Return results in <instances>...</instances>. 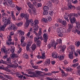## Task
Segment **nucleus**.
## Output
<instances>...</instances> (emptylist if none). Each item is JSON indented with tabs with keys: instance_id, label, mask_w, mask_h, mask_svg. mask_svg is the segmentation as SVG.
<instances>
[{
	"instance_id": "11",
	"label": "nucleus",
	"mask_w": 80,
	"mask_h": 80,
	"mask_svg": "<svg viewBox=\"0 0 80 80\" xmlns=\"http://www.w3.org/2000/svg\"><path fill=\"white\" fill-rule=\"evenodd\" d=\"M43 37L44 38V41L45 43L47 42V40L48 39L47 35L45 33H44L43 35Z\"/></svg>"
},
{
	"instance_id": "6",
	"label": "nucleus",
	"mask_w": 80,
	"mask_h": 80,
	"mask_svg": "<svg viewBox=\"0 0 80 80\" xmlns=\"http://www.w3.org/2000/svg\"><path fill=\"white\" fill-rule=\"evenodd\" d=\"M10 29L13 30V31L15 32L17 30V28L15 25L13 24H11L9 27Z\"/></svg>"
},
{
	"instance_id": "5",
	"label": "nucleus",
	"mask_w": 80,
	"mask_h": 80,
	"mask_svg": "<svg viewBox=\"0 0 80 80\" xmlns=\"http://www.w3.org/2000/svg\"><path fill=\"white\" fill-rule=\"evenodd\" d=\"M57 32H63L65 33L66 32V29L62 27H59L57 29Z\"/></svg>"
},
{
	"instance_id": "56",
	"label": "nucleus",
	"mask_w": 80,
	"mask_h": 80,
	"mask_svg": "<svg viewBox=\"0 0 80 80\" xmlns=\"http://www.w3.org/2000/svg\"><path fill=\"white\" fill-rule=\"evenodd\" d=\"M29 45H27L26 46V50H27V51H28L30 50V48L29 47Z\"/></svg>"
},
{
	"instance_id": "36",
	"label": "nucleus",
	"mask_w": 80,
	"mask_h": 80,
	"mask_svg": "<svg viewBox=\"0 0 80 80\" xmlns=\"http://www.w3.org/2000/svg\"><path fill=\"white\" fill-rule=\"evenodd\" d=\"M32 43H33V40H29L28 42V45L30 46L32 44Z\"/></svg>"
},
{
	"instance_id": "44",
	"label": "nucleus",
	"mask_w": 80,
	"mask_h": 80,
	"mask_svg": "<svg viewBox=\"0 0 80 80\" xmlns=\"http://www.w3.org/2000/svg\"><path fill=\"white\" fill-rule=\"evenodd\" d=\"M68 6L70 9H71V8H72V6L70 3H68Z\"/></svg>"
},
{
	"instance_id": "52",
	"label": "nucleus",
	"mask_w": 80,
	"mask_h": 80,
	"mask_svg": "<svg viewBox=\"0 0 80 80\" xmlns=\"http://www.w3.org/2000/svg\"><path fill=\"white\" fill-rule=\"evenodd\" d=\"M66 48V46L65 45H63L62 46V50H64L65 49V48Z\"/></svg>"
},
{
	"instance_id": "19",
	"label": "nucleus",
	"mask_w": 80,
	"mask_h": 80,
	"mask_svg": "<svg viewBox=\"0 0 80 80\" xmlns=\"http://www.w3.org/2000/svg\"><path fill=\"white\" fill-rule=\"evenodd\" d=\"M42 44V42L40 40H38L37 42V45L38 47H40Z\"/></svg>"
},
{
	"instance_id": "14",
	"label": "nucleus",
	"mask_w": 80,
	"mask_h": 80,
	"mask_svg": "<svg viewBox=\"0 0 80 80\" xmlns=\"http://www.w3.org/2000/svg\"><path fill=\"white\" fill-rule=\"evenodd\" d=\"M18 61L17 60V61L15 60V61L14 62H13V63L14 64H13L12 65V66L13 67H14V68H17V67H18V64L16 63Z\"/></svg>"
},
{
	"instance_id": "17",
	"label": "nucleus",
	"mask_w": 80,
	"mask_h": 80,
	"mask_svg": "<svg viewBox=\"0 0 80 80\" xmlns=\"http://www.w3.org/2000/svg\"><path fill=\"white\" fill-rule=\"evenodd\" d=\"M36 48H37V46L36 45V44H33L31 47L32 50L33 51L34 50H35V49H36Z\"/></svg>"
},
{
	"instance_id": "43",
	"label": "nucleus",
	"mask_w": 80,
	"mask_h": 80,
	"mask_svg": "<svg viewBox=\"0 0 80 80\" xmlns=\"http://www.w3.org/2000/svg\"><path fill=\"white\" fill-rule=\"evenodd\" d=\"M18 48L19 49V50L18 51V52L20 53V52H21V48H20V44H18Z\"/></svg>"
},
{
	"instance_id": "8",
	"label": "nucleus",
	"mask_w": 80,
	"mask_h": 80,
	"mask_svg": "<svg viewBox=\"0 0 80 80\" xmlns=\"http://www.w3.org/2000/svg\"><path fill=\"white\" fill-rule=\"evenodd\" d=\"M1 50L2 52H4L5 53H7V52H9V50H10V49H8V50L7 51H6V48H5V46H2V48H1Z\"/></svg>"
},
{
	"instance_id": "62",
	"label": "nucleus",
	"mask_w": 80,
	"mask_h": 80,
	"mask_svg": "<svg viewBox=\"0 0 80 80\" xmlns=\"http://www.w3.org/2000/svg\"><path fill=\"white\" fill-rule=\"evenodd\" d=\"M28 11L29 12V13H30V14H32V10L30 9H28Z\"/></svg>"
},
{
	"instance_id": "47",
	"label": "nucleus",
	"mask_w": 80,
	"mask_h": 80,
	"mask_svg": "<svg viewBox=\"0 0 80 80\" xmlns=\"http://www.w3.org/2000/svg\"><path fill=\"white\" fill-rule=\"evenodd\" d=\"M66 70L68 72H72V71H73V69L71 68H70L69 69L67 68Z\"/></svg>"
},
{
	"instance_id": "33",
	"label": "nucleus",
	"mask_w": 80,
	"mask_h": 80,
	"mask_svg": "<svg viewBox=\"0 0 80 80\" xmlns=\"http://www.w3.org/2000/svg\"><path fill=\"white\" fill-rule=\"evenodd\" d=\"M48 11L44 10L43 12V15H48Z\"/></svg>"
},
{
	"instance_id": "21",
	"label": "nucleus",
	"mask_w": 80,
	"mask_h": 80,
	"mask_svg": "<svg viewBox=\"0 0 80 80\" xmlns=\"http://www.w3.org/2000/svg\"><path fill=\"white\" fill-rule=\"evenodd\" d=\"M72 31L74 32V33H76L77 32L78 34V35H80V31L77 30V29L72 30Z\"/></svg>"
},
{
	"instance_id": "25",
	"label": "nucleus",
	"mask_w": 80,
	"mask_h": 80,
	"mask_svg": "<svg viewBox=\"0 0 80 80\" xmlns=\"http://www.w3.org/2000/svg\"><path fill=\"white\" fill-rule=\"evenodd\" d=\"M79 65V63H74V64H72L71 65V67H77V66H78Z\"/></svg>"
},
{
	"instance_id": "12",
	"label": "nucleus",
	"mask_w": 80,
	"mask_h": 80,
	"mask_svg": "<svg viewBox=\"0 0 80 80\" xmlns=\"http://www.w3.org/2000/svg\"><path fill=\"white\" fill-rule=\"evenodd\" d=\"M42 56H41V59H45L46 58V56H45V52L44 51H42L41 52Z\"/></svg>"
},
{
	"instance_id": "31",
	"label": "nucleus",
	"mask_w": 80,
	"mask_h": 80,
	"mask_svg": "<svg viewBox=\"0 0 80 80\" xmlns=\"http://www.w3.org/2000/svg\"><path fill=\"white\" fill-rule=\"evenodd\" d=\"M23 25V22H20L17 24V26L18 27H21Z\"/></svg>"
},
{
	"instance_id": "20",
	"label": "nucleus",
	"mask_w": 80,
	"mask_h": 80,
	"mask_svg": "<svg viewBox=\"0 0 80 80\" xmlns=\"http://www.w3.org/2000/svg\"><path fill=\"white\" fill-rule=\"evenodd\" d=\"M76 27L77 28L80 30V22H76Z\"/></svg>"
},
{
	"instance_id": "34",
	"label": "nucleus",
	"mask_w": 80,
	"mask_h": 80,
	"mask_svg": "<svg viewBox=\"0 0 80 80\" xmlns=\"http://www.w3.org/2000/svg\"><path fill=\"white\" fill-rule=\"evenodd\" d=\"M62 25L64 26L67 25V22L65 20L62 21Z\"/></svg>"
},
{
	"instance_id": "48",
	"label": "nucleus",
	"mask_w": 80,
	"mask_h": 80,
	"mask_svg": "<svg viewBox=\"0 0 80 80\" xmlns=\"http://www.w3.org/2000/svg\"><path fill=\"white\" fill-rule=\"evenodd\" d=\"M38 26H37V25H36L34 28V30H35V31H38Z\"/></svg>"
},
{
	"instance_id": "1",
	"label": "nucleus",
	"mask_w": 80,
	"mask_h": 80,
	"mask_svg": "<svg viewBox=\"0 0 80 80\" xmlns=\"http://www.w3.org/2000/svg\"><path fill=\"white\" fill-rule=\"evenodd\" d=\"M12 23V22H11V18H8V20L7 22H6L4 24L3 26H2L0 28V30H2L3 31L5 30V28L6 27L7 25H9V24H10Z\"/></svg>"
},
{
	"instance_id": "38",
	"label": "nucleus",
	"mask_w": 80,
	"mask_h": 80,
	"mask_svg": "<svg viewBox=\"0 0 80 80\" xmlns=\"http://www.w3.org/2000/svg\"><path fill=\"white\" fill-rule=\"evenodd\" d=\"M25 40V37L23 36H22L21 37V43H22V42H23Z\"/></svg>"
},
{
	"instance_id": "9",
	"label": "nucleus",
	"mask_w": 80,
	"mask_h": 80,
	"mask_svg": "<svg viewBox=\"0 0 80 80\" xmlns=\"http://www.w3.org/2000/svg\"><path fill=\"white\" fill-rule=\"evenodd\" d=\"M30 24V20H27L26 22L24 24V28H27L28 27V25Z\"/></svg>"
},
{
	"instance_id": "39",
	"label": "nucleus",
	"mask_w": 80,
	"mask_h": 80,
	"mask_svg": "<svg viewBox=\"0 0 80 80\" xmlns=\"http://www.w3.org/2000/svg\"><path fill=\"white\" fill-rule=\"evenodd\" d=\"M3 70H5L6 72H10V70H9V69L7 68H3Z\"/></svg>"
},
{
	"instance_id": "4",
	"label": "nucleus",
	"mask_w": 80,
	"mask_h": 80,
	"mask_svg": "<svg viewBox=\"0 0 80 80\" xmlns=\"http://www.w3.org/2000/svg\"><path fill=\"white\" fill-rule=\"evenodd\" d=\"M8 38V40L7 41L6 44L8 45H10V44H11L12 45H14V42H12L11 43V41H12V37L10 35H8L7 37Z\"/></svg>"
},
{
	"instance_id": "61",
	"label": "nucleus",
	"mask_w": 80,
	"mask_h": 80,
	"mask_svg": "<svg viewBox=\"0 0 80 80\" xmlns=\"http://www.w3.org/2000/svg\"><path fill=\"white\" fill-rule=\"evenodd\" d=\"M42 3H38V7H42Z\"/></svg>"
},
{
	"instance_id": "29",
	"label": "nucleus",
	"mask_w": 80,
	"mask_h": 80,
	"mask_svg": "<svg viewBox=\"0 0 80 80\" xmlns=\"http://www.w3.org/2000/svg\"><path fill=\"white\" fill-rule=\"evenodd\" d=\"M58 58L60 60H63L64 58V56L63 55L60 56H59Z\"/></svg>"
},
{
	"instance_id": "59",
	"label": "nucleus",
	"mask_w": 80,
	"mask_h": 80,
	"mask_svg": "<svg viewBox=\"0 0 80 80\" xmlns=\"http://www.w3.org/2000/svg\"><path fill=\"white\" fill-rule=\"evenodd\" d=\"M61 72L62 74V75H63L64 76H66L67 75L65 74V72H64V71H62Z\"/></svg>"
},
{
	"instance_id": "26",
	"label": "nucleus",
	"mask_w": 80,
	"mask_h": 80,
	"mask_svg": "<svg viewBox=\"0 0 80 80\" xmlns=\"http://www.w3.org/2000/svg\"><path fill=\"white\" fill-rule=\"evenodd\" d=\"M64 19L68 22H69V19H68V18L67 16L65 15L64 16Z\"/></svg>"
},
{
	"instance_id": "58",
	"label": "nucleus",
	"mask_w": 80,
	"mask_h": 80,
	"mask_svg": "<svg viewBox=\"0 0 80 80\" xmlns=\"http://www.w3.org/2000/svg\"><path fill=\"white\" fill-rule=\"evenodd\" d=\"M7 62L9 63H11V61H10V59H7Z\"/></svg>"
},
{
	"instance_id": "42",
	"label": "nucleus",
	"mask_w": 80,
	"mask_h": 80,
	"mask_svg": "<svg viewBox=\"0 0 80 80\" xmlns=\"http://www.w3.org/2000/svg\"><path fill=\"white\" fill-rule=\"evenodd\" d=\"M16 8H17V10H18V11H20L22 10V8L18 6H16Z\"/></svg>"
},
{
	"instance_id": "24",
	"label": "nucleus",
	"mask_w": 80,
	"mask_h": 80,
	"mask_svg": "<svg viewBox=\"0 0 80 80\" xmlns=\"http://www.w3.org/2000/svg\"><path fill=\"white\" fill-rule=\"evenodd\" d=\"M23 57L25 58H27V59L28 58V54H27V53H24L23 55Z\"/></svg>"
},
{
	"instance_id": "32",
	"label": "nucleus",
	"mask_w": 80,
	"mask_h": 80,
	"mask_svg": "<svg viewBox=\"0 0 80 80\" xmlns=\"http://www.w3.org/2000/svg\"><path fill=\"white\" fill-rule=\"evenodd\" d=\"M44 8V10H45V11H48L49 8L47 6H45L43 8Z\"/></svg>"
},
{
	"instance_id": "55",
	"label": "nucleus",
	"mask_w": 80,
	"mask_h": 80,
	"mask_svg": "<svg viewBox=\"0 0 80 80\" xmlns=\"http://www.w3.org/2000/svg\"><path fill=\"white\" fill-rule=\"evenodd\" d=\"M78 1L77 0H75L74 1H72V3H73L74 4H76L77 3H78Z\"/></svg>"
},
{
	"instance_id": "46",
	"label": "nucleus",
	"mask_w": 80,
	"mask_h": 80,
	"mask_svg": "<svg viewBox=\"0 0 80 80\" xmlns=\"http://www.w3.org/2000/svg\"><path fill=\"white\" fill-rule=\"evenodd\" d=\"M21 45L22 47H25L26 45V43L23 42H21Z\"/></svg>"
},
{
	"instance_id": "27",
	"label": "nucleus",
	"mask_w": 80,
	"mask_h": 80,
	"mask_svg": "<svg viewBox=\"0 0 80 80\" xmlns=\"http://www.w3.org/2000/svg\"><path fill=\"white\" fill-rule=\"evenodd\" d=\"M7 20H8V19H7V18H2V21L3 22H5L4 23H5V22H7Z\"/></svg>"
},
{
	"instance_id": "13",
	"label": "nucleus",
	"mask_w": 80,
	"mask_h": 80,
	"mask_svg": "<svg viewBox=\"0 0 80 80\" xmlns=\"http://www.w3.org/2000/svg\"><path fill=\"white\" fill-rule=\"evenodd\" d=\"M69 20H70V22L71 23H75V21H76V19L75 17H73L71 19L70 18H69Z\"/></svg>"
},
{
	"instance_id": "45",
	"label": "nucleus",
	"mask_w": 80,
	"mask_h": 80,
	"mask_svg": "<svg viewBox=\"0 0 80 80\" xmlns=\"http://www.w3.org/2000/svg\"><path fill=\"white\" fill-rule=\"evenodd\" d=\"M25 14L21 13V15H20V17H21V18H24L25 17Z\"/></svg>"
},
{
	"instance_id": "15",
	"label": "nucleus",
	"mask_w": 80,
	"mask_h": 80,
	"mask_svg": "<svg viewBox=\"0 0 80 80\" xmlns=\"http://www.w3.org/2000/svg\"><path fill=\"white\" fill-rule=\"evenodd\" d=\"M18 33L19 34L20 36H22V35H24V32L23 31H22V30H19L18 31Z\"/></svg>"
},
{
	"instance_id": "28",
	"label": "nucleus",
	"mask_w": 80,
	"mask_h": 80,
	"mask_svg": "<svg viewBox=\"0 0 80 80\" xmlns=\"http://www.w3.org/2000/svg\"><path fill=\"white\" fill-rule=\"evenodd\" d=\"M30 23L31 26H33L34 23H33V20H29V23Z\"/></svg>"
},
{
	"instance_id": "63",
	"label": "nucleus",
	"mask_w": 80,
	"mask_h": 80,
	"mask_svg": "<svg viewBox=\"0 0 80 80\" xmlns=\"http://www.w3.org/2000/svg\"><path fill=\"white\" fill-rule=\"evenodd\" d=\"M68 80H73V78H72L71 77H70L68 78Z\"/></svg>"
},
{
	"instance_id": "30",
	"label": "nucleus",
	"mask_w": 80,
	"mask_h": 80,
	"mask_svg": "<svg viewBox=\"0 0 80 80\" xmlns=\"http://www.w3.org/2000/svg\"><path fill=\"white\" fill-rule=\"evenodd\" d=\"M27 5H28V7H30L31 8H33V7H32V5L30 2H28Z\"/></svg>"
},
{
	"instance_id": "2",
	"label": "nucleus",
	"mask_w": 80,
	"mask_h": 80,
	"mask_svg": "<svg viewBox=\"0 0 80 80\" xmlns=\"http://www.w3.org/2000/svg\"><path fill=\"white\" fill-rule=\"evenodd\" d=\"M33 33L36 35V37L34 38V41L36 42L40 38V36L41 35V34H42V29H39L38 33V34L35 31H34Z\"/></svg>"
},
{
	"instance_id": "7",
	"label": "nucleus",
	"mask_w": 80,
	"mask_h": 80,
	"mask_svg": "<svg viewBox=\"0 0 80 80\" xmlns=\"http://www.w3.org/2000/svg\"><path fill=\"white\" fill-rule=\"evenodd\" d=\"M51 46L53 47L54 48H56V46L58 44V42H55L53 40H52L51 42Z\"/></svg>"
},
{
	"instance_id": "37",
	"label": "nucleus",
	"mask_w": 80,
	"mask_h": 80,
	"mask_svg": "<svg viewBox=\"0 0 80 80\" xmlns=\"http://www.w3.org/2000/svg\"><path fill=\"white\" fill-rule=\"evenodd\" d=\"M68 27H69V28L70 29H72L73 28V25L72 24L71 25L70 24H68Z\"/></svg>"
},
{
	"instance_id": "51",
	"label": "nucleus",
	"mask_w": 80,
	"mask_h": 80,
	"mask_svg": "<svg viewBox=\"0 0 80 80\" xmlns=\"http://www.w3.org/2000/svg\"><path fill=\"white\" fill-rule=\"evenodd\" d=\"M15 4L12 3L10 4V7H12V8H14L15 7Z\"/></svg>"
},
{
	"instance_id": "3",
	"label": "nucleus",
	"mask_w": 80,
	"mask_h": 80,
	"mask_svg": "<svg viewBox=\"0 0 80 80\" xmlns=\"http://www.w3.org/2000/svg\"><path fill=\"white\" fill-rule=\"evenodd\" d=\"M11 47L10 51L12 53L11 55L12 58H14L15 57H18V56H17V55L15 54V52H14V51H15V47L12 46Z\"/></svg>"
},
{
	"instance_id": "40",
	"label": "nucleus",
	"mask_w": 80,
	"mask_h": 80,
	"mask_svg": "<svg viewBox=\"0 0 80 80\" xmlns=\"http://www.w3.org/2000/svg\"><path fill=\"white\" fill-rule=\"evenodd\" d=\"M46 62L48 64H50V59L47 58L46 59Z\"/></svg>"
},
{
	"instance_id": "60",
	"label": "nucleus",
	"mask_w": 80,
	"mask_h": 80,
	"mask_svg": "<svg viewBox=\"0 0 80 80\" xmlns=\"http://www.w3.org/2000/svg\"><path fill=\"white\" fill-rule=\"evenodd\" d=\"M57 41L58 42V43H62V39H61L57 40Z\"/></svg>"
},
{
	"instance_id": "50",
	"label": "nucleus",
	"mask_w": 80,
	"mask_h": 80,
	"mask_svg": "<svg viewBox=\"0 0 80 80\" xmlns=\"http://www.w3.org/2000/svg\"><path fill=\"white\" fill-rule=\"evenodd\" d=\"M34 23L35 25H37L38 23V20H35L34 21Z\"/></svg>"
},
{
	"instance_id": "22",
	"label": "nucleus",
	"mask_w": 80,
	"mask_h": 80,
	"mask_svg": "<svg viewBox=\"0 0 80 80\" xmlns=\"http://www.w3.org/2000/svg\"><path fill=\"white\" fill-rule=\"evenodd\" d=\"M25 15L24 18L27 20V21L28 19V17H29V14H25Z\"/></svg>"
},
{
	"instance_id": "64",
	"label": "nucleus",
	"mask_w": 80,
	"mask_h": 80,
	"mask_svg": "<svg viewBox=\"0 0 80 80\" xmlns=\"http://www.w3.org/2000/svg\"><path fill=\"white\" fill-rule=\"evenodd\" d=\"M77 74L78 75H80V71H78L77 72Z\"/></svg>"
},
{
	"instance_id": "57",
	"label": "nucleus",
	"mask_w": 80,
	"mask_h": 80,
	"mask_svg": "<svg viewBox=\"0 0 80 80\" xmlns=\"http://www.w3.org/2000/svg\"><path fill=\"white\" fill-rule=\"evenodd\" d=\"M42 22H47V19L45 18H43V19H42Z\"/></svg>"
},
{
	"instance_id": "16",
	"label": "nucleus",
	"mask_w": 80,
	"mask_h": 80,
	"mask_svg": "<svg viewBox=\"0 0 80 80\" xmlns=\"http://www.w3.org/2000/svg\"><path fill=\"white\" fill-rule=\"evenodd\" d=\"M70 49H71L72 52H75V47L73 45H71L69 46Z\"/></svg>"
},
{
	"instance_id": "54",
	"label": "nucleus",
	"mask_w": 80,
	"mask_h": 80,
	"mask_svg": "<svg viewBox=\"0 0 80 80\" xmlns=\"http://www.w3.org/2000/svg\"><path fill=\"white\" fill-rule=\"evenodd\" d=\"M64 63L65 65H67V64H68V62L66 60H65L64 61Z\"/></svg>"
},
{
	"instance_id": "49",
	"label": "nucleus",
	"mask_w": 80,
	"mask_h": 80,
	"mask_svg": "<svg viewBox=\"0 0 80 80\" xmlns=\"http://www.w3.org/2000/svg\"><path fill=\"white\" fill-rule=\"evenodd\" d=\"M33 13V15H37V11H36V10H32Z\"/></svg>"
},
{
	"instance_id": "10",
	"label": "nucleus",
	"mask_w": 80,
	"mask_h": 80,
	"mask_svg": "<svg viewBox=\"0 0 80 80\" xmlns=\"http://www.w3.org/2000/svg\"><path fill=\"white\" fill-rule=\"evenodd\" d=\"M52 57L53 58H57L58 57V54L56 52H53L52 54Z\"/></svg>"
},
{
	"instance_id": "18",
	"label": "nucleus",
	"mask_w": 80,
	"mask_h": 80,
	"mask_svg": "<svg viewBox=\"0 0 80 80\" xmlns=\"http://www.w3.org/2000/svg\"><path fill=\"white\" fill-rule=\"evenodd\" d=\"M69 57L70 59H72L73 58V52H70L69 55Z\"/></svg>"
},
{
	"instance_id": "53",
	"label": "nucleus",
	"mask_w": 80,
	"mask_h": 80,
	"mask_svg": "<svg viewBox=\"0 0 80 80\" xmlns=\"http://www.w3.org/2000/svg\"><path fill=\"white\" fill-rule=\"evenodd\" d=\"M14 12L13 11H12L11 12V16L12 18H13V17H15V16L14 15V14H13Z\"/></svg>"
},
{
	"instance_id": "35",
	"label": "nucleus",
	"mask_w": 80,
	"mask_h": 80,
	"mask_svg": "<svg viewBox=\"0 0 80 80\" xmlns=\"http://www.w3.org/2000/svg\"><path fill=\"white\" fill-rule=\"evenodd\" d=\"M61 32H58V35L59 37H62L63 36V34Z\"/></svg>"
},
{
	"instance_id": "41",
	"label": "nucleus",
	"mask_w": 80,
	"mask_h": 80,
	"mask_svg": "<svg viewBox=\"0 0 80 80\" xmlns=\"http://www.w3.org/2000/svg\"><path fill=\"white\" fill-rule=\"evenodd\" d=\"M80 41H78L77 43H76V44H75L76 46H77V47H78L80 46Z\"/></svg>"
},
{
	"instance_id": "23",
	"label": "nucleus",
	"mask_w": 80,
	"mask_h": 80,
	"mask_svg": "<svg viewBox=\"0 0 80 80\" xmlns=\"http://www.w3.org/2000/svg\"><path fill=\"white\" fill-rule=\"evenodd\" d=\"M33 77H37L38 78H40V76L39 74H35L34 73L32 74Z\"/></svg>"
}]
</instances>
